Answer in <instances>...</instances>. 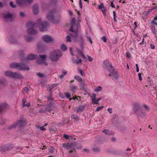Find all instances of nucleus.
Here are the masks:
<instances>
[{
	"label": "nucleus",
	"mask_w": 157,
	"mask_h": 157,
	"mask_svg": "<svg viewBox=\"0 0 157 157\" xmlns=\"http://www.w3.org/2000/svg\"><path fill=\"white\" fill-rule=\"evenodd\" d=\"M48 24L46 21H42L40 19L37 20L36 23L29 22L26 24V26L29 28L27 30L28 33L29 34H35L37 33V31L34 29V27H39V29L41 31H45L48 26Z\"/></svg>",
	"instance_id": "f257e3e1"
},
{
	"label": "nucleus",
	"mask_w": 157,
	"mask_h": 157,
	"mask_svg": "<svg viewBox=\"0 0 157 157\" xmlns=\"http://www.w3.org/2000/svg\"><path fill=\"white\" fill-rule=\"evenodd\" d=\"M72 39L75 42H79L80 47L82 50H83L84 47V41L83 36L81 35H78V31H75L71 34Z\"/></svg>",
	"instance_id": "f03ea898"
},
{
	"label": "nucleus",
	"mask_w": 157,
	"mask_h": 157,
	"mask_svg": "<svg viewBox=\"0 0 157 157\" xmlns=\"http://www.w3.org/2000/svg\"><path fill=\"white\" fill-rule=\"evenodd\" d=\"M10 67L12 68L16 69L18 70H29V68L26 65L23 63H11L10 65Z\"/></svg>",
	"instance_id": "7ed1b4c3"
},
{
	"label": "nucleus",
	"mask_w": 157,
	"mask_h": 157,
	"mask_svg": "<svg viewBox=\"0 0 157 157\" xmlns=\"http://www.w3.org/2000/svg\"><path fill=\"white\" fill-rule=\"evenodd\" d=\"M62 56V53L59 50H54L51 52L49 56L50 59L53 62L57 61Z\"/></svg>",
	"instance_id": "20e7f679"
},
{
	"label": "nucleus",
	"mask_w": 157,
	"mask_h": 157,
	"mask_svg": "<svg viewBox=\"0 0 157 157\" xmlns=\"http://www.w3.org/2000/svg\"><path fill=\"white\" fill-rule=\"evenodd\" d=\"M5 75L11 78L17 79H22L23 77L20 73L13 72L10 71H7L5 72Z\"/></svg>",
	"instance_id": "39448f33"
},
{
	"label": "nucleus",
	"mask_w": 157,
	"mask_h": 157,
	"mask_svg": "<svg viewBox=\"0 0 157 157\" xmlns=\"http://www.w3.org/2000/svg\"><path fill=\"white\" fill-rule=\"evenodd\" d=\"M39 58L37 60V63L40 64H44L46 66L48 65V63L46 62V59L47 56L45 55H40Z\"/></svg>",
	"instance_id": "423d86ee"
},
{
	"label": "nucleus",
	"mask_w": 157,
	"mask_h": 157,
	"mask_svg": "<svg viewBox=\"0 0 157 157\" xmlns=\"http://www.w3.org/2000/svg\"><path fill=\"white\" fill-rule=\"evenodd\" d=\"M56 12V9H54L52 10L49 12L47 16L48 19L53 23H56V22L55 21V17L54 16V14Z\"/></svg>",
	"instance_id": "0eeeda50"
},
{
	"label": "nucleus",
	"mask_w": 157,
	"mask_h": 157,
	"mask_svg": "<svg viewBox=\"0 0 157 157\" xmlns=\"http://www.w3.org/2000/svg\"><path fill=\"white\" fill-rule=\"evenodd\" d=\"M103 67L107 69L108 71L112 69V68H114L112 65L111 62L108 60H106L103 62Z\"/></svg>",
	"instance_id": "6e6552de"
},
{
	"label": "nucleus",
	"mask_w": 157,
	"mask_h": 157,
	"mask_svg": "<svg viewBox=\"0 0 157 157\" xmlns=\"http://www.w3.org/2000/svg\"><path fill=\"white\" fill-rule=\"evenodd\" d=\"M71 22V29H69V31L72 32V33H73L75 31H78L77 30H75V28L76 29H77L78 26V24H75V18L74 17L72 18Z\"/></svg>",
	"instance_id": "1a4fd4ad"
},
{
	"label": "nucleus",
	"mask_w": 157,
	"mask_h": 157,
	"mask_svg": "<svg viewBox=\"0 0 157 157\" xmlns=\"http://www.w3.org/2000/svg\"><path fill=\"white\" fill-rule=\"evenodd\" d=\"M38 57L36 54H30L26 58L23 59L22 61L25 62H27L29 61L33 60L35 59H37Z\"/></svg>",
	"instance_id": "9d476101"
},
{
	"label": "nucleus",
	"mask_w": 157,
	"mask_h": 157,
	"mask_svg": "<svg viewBox=\"0 0 157 157\" xmlns=\"http://www.w3.org/2000/svg\"><path fill=\"white\" fill-rule=\"evenodd\" d=\"M113 69L109 71L110 73L109 75L112 77L113 79H117L118 76V73L115 71L114 68Z\"/></svg>",
	"instance_id": "9b49d317"
},
{
	"label": "nucleus",
	"mask_w": 157,
	"mask_h": 157,
	"mask_svg": "<svg viewBox=\"0 0 157 157\" xmlns=\"http://www.w3.org/2000/svg\"><path fill=\"white\" fill-rule=\"evenodd\" d=\"M25 124V122L24 121L20 120H19L18 122L15 124H14L13 125L11 126L9 128V129H11L15 128L16 126H18L20 128L22 127Z\"/></svg>",
	"instance_id": "f8f14e48"
},
{
	"label": "nucleus",
	"mask_w": 157,
	"mask_h": 157,
	"mask_svg": "<svg viewBox=\"0 0 157 157\" xmlns=\"http://www.w3.org/2000/svg\"><path fill=\"white\" fill-rule=\"evenodd\" d=\"M142 110V107L138 103L134 104V106L133 108V111L134 113L137 114Z\"/></svg>",
	"instance_id": "ddd939ff"
},
{
	"label": "nucleus",
	"mask_w": 157,
	"mask_h": 157,
	"mask_svg": "<svg viewBox=\"0 0 157 157\" xmlns=\"http://www.w3.org/2000/svg\"><path fill=\"white\" fill-rule=\"evenodd\" d=\"M33 0H16V1L18 4L20 6L25 5L27 3H32Z\"/></svg>",
	"instance_id": "4468645a"
},
{
	"label": "nucleus",
	"mask_w": 157,
	"mask_h": 157,
	"mask_svg": "<svg viewBox=\"0 0 157 157\" xmlns=\"http://www.w3.org/2000/svg\"><path fill=\"white\" fill-rule=\"evenodd\" d=\"M63 147L67 150H70V152L72 151V150H74L73 145L72 144L69 143H64L63 144Z\"/></svg>",
	"instance_id": "2eb2a0df"
},
{
	"label": "nucleus",
	"mask_w": 157,
	"mask_h": 157,
	"mask_svg": "<svg viewBox=\"0 0 157 157\" xmlns=\"http://www.w3.org/2000/svg\"><path fill=\"white\" fill-rule=\"evenodd\" d=\"M42 38L47 43L50 42L53 40L52 38L48 35H45L43 36Z\"/></svg>",
	"instance_id": "dca6fc26"
},
{
	"label": "nucleus",
	"mask_w": 157,
	"mask_h": 157,
	"mask_svg": "<svg viewBox=\"0 0 157 157\" xmlns=\"http://www.w3.org/2000/svg\"><path fill=\"white\" fill-rule=\"evenodd\" d=\"M4 18L7 19V21H11L12 20V15L9 13H6L3 15Z\"/></svg>",
	"instance_id": "f3484780"
},
{
	"label": "nucleus",
	"mask_w": 157,
	"mask_h": 157,
	"mask_svg": "<svg viewBox=\"0 0 157 157\" xmlns=\"http://www.w3.org/2000/svg\"><path fill=\"white\" fill-rule=\"evenodd\" d=\"M52 109V106L51 105H48L46 107L44 111L40 110V112L41 113H44L45 111H48L50 113Z\"/></svg>",
	"instance_id": "a211bd4d"
},
{
	"label": "nucleus",
	"mask_w": 157,
	"mask_h": 157,
	"mask_svg": "<svg viewBox=\"0 0 157 157\" xmlns=\"http://www.w3.org/2000/svg\"><path fill=\"white\" fill-rule=\"evenodd\" d=\"M85 107V105H81L79 106L76 110V113H80L83 111Z\"/></svg>",
	"instance_id": "6ab92c4d"
},
{
	"label": "nucleus",
	"mask_w": 157,
	"mask_h": 157,
	"mask_svg": "<svg viewBox=\"0 0 157 157\" xmlns=\"http://www.w3.org/2000/svg\"><path fill=\"white\" fill-rule=\"evenodd\" d=\"M49 152L53 155H56L57 154L56 151H55V149L52 147H51L49 149Z\"/></svg>",
	"instance_id": "aec40b11"
},
{
	"label": "nucleus",
	"mask_w": 157,
	"mask_h": 157,
	"mask_svg": "<svg viewBox=\"0 0 157 157\" xmlns=\"http://www.w3.org/2000/svg\"><path fill=\"white\" fill-rule=\"evenodd\" d=\"M33 11L34 14L38 13V7L37 5H34L33 7Z\"/></svg>",
	"instance_id": "412c9836"
},
{
	"label": "nucleus",
	"mask_w": 157,
	"mask_h": 157,
	"mask_svg": "<svg viewBox=\"0 0 157 157\" xmlns=\"http://www.w3.org/2000/svg\"><path fill=\"white\" fill-rule=\"evenodd\" d=\"M9 41L10 43H16V40L15 38L13 36H10L9 38Z\"/></svg>",
	"instance_id": "4be33fe9"
},
{
	"label": "nucleus",
	"mask_w": 157,
	"mask_h": 157,
	"mask_svg": "<svg viewBox=\"0 0 157 157\" xmlns=\"http://www.w3.org/2000/svg\"><path fill=\"white\" fill-rule=\"evenodd\" d=\"M13 148V146L12 145L10 144H7L5 146V147L4 148L3 150L4 151H6L9 150Z\"/></svg>",
	"instance_id": "5701e85b"
},
{
	"label": "nucleus",
	"mask_w": 157,
	"mask_h": 157,
	"mask_svg": "<svg viewBox=\"0 0 157 157\" xmlns=\"http://www.w3.org/2000/svg\"><path fill=\"white\" fill-rule=\"evenodd\" d=\"M24 38L27 42H31L33 40V37L31 36H24Z\"/></svg>",
	"instance_id": "b1692460"
},
{
	"label": "nucleus",
	"mask_w": 157,
	"mask_h": 157,
	"mask_svg": "<svg viewBox=\"0 0 157 157\" xmlns=\"http://www.w3.org/2000/svg\"><path fill=\"white\" fill-rule=\"evenodd\" d=\"M146 113L145 112H143L142 111V110H141L138 114H136L138 117H144L146 115Z\"/></svg>",
	"instance_id": "393cba45"
},
{
	"label": "nucleus",
	"mask_w": 157,
	"mask_h": 157,
	"mask_svg": "<svg viewBox=\"0 0 157 157\" xmlns=\"http://www.w3.org/2000/svg\"><path fill=\"white\" fill-rule=\"evenodd\" d=\"M103 132L105 133L106 135H112L114 134L113 132L111 131L107 130L106 129H104L103 131Z\"/></svg>",
	"instance_id": "a878e982"
},
{
	"label": "nucleus",
	"mask_w": 157,
	"mask_h": 157,
	"mask_svg": "<svg viewBox=\"0 0 157 157\" xmlns=\"http://www.w3.org/2000/svg\"><path fill=\"white\" fill-rule=\"evenodd\" d=\"M71 91L73 93H75V92L78 89L77 86L73 85L71 86L70 87Z\"/></svg>",
	"instance_id": "bb28decb"
},
{
	"label": "nucleus",
	"mask_w": 157,
	"mask_h": 157,
	"mask_svg": "<svg viewBox=\"0 0 157 157\" xmlns=\"http://www.w3.org/2000/svg\"><path fill=\"white\" fill-rule=\"evenodd\" d=\"M67 74V72L66 70H63L62 71V74L60 75L59 76V78L62 79L66 76Z\"/></svg>",
	"instance_id": "cd10ccee"
},
{
	"label": "nucleus",
	"mask_w": 157,
	"mask_h": 157,
	"mask_svg": "<svg viewBox=\"0 0 157 157\" xmlns=\"http://www.w3.org/2000/svg\"><path fill=\"white\" fill-rule=\"evenodd\" d=\"M76 50L77 52L81 55V56L84 58V59H86V57L85 56V55L83 54L82 52L78 48H76Z\"/></svg>",
	"instance_id": "c85d7f7f"
},
{
	"label": "nucleus",
	"mask_w": 157,
	"mask_h": 157,
	"mask_svg": "<svg viewBox=\"0 0 157 157\" xmlns=\"http://www.w3.org/2000/svg\"><path fill=\"white\" fill-rule=\"evenodd\" d=\"M74 78L78 82H82V78L79 76L75 75L74 77Z\"/></svg>",
	"instance_id": "c756f323"
},
{
	"label": "nucleus",
	"mask_w": 157,
	"mask_h": 157,
	"mask_svg": "<svg viewBox=\"0 0 157 157\" xmlns=\"http://www.w3.org/2000/svg\"><path fill=\"white\" fill-rule=\"evenodd\" d=\"M156 21H157V15L153 18V20H151V23L152 25H156L157 23Z\"/></svg>",
	"instance_id": "7c9ffc66"
},
{
	"label": "nucleus",
	"mask_w": 157,
	"mask_h": 157,
	"mask_svg": "<svg viewBox=\"0 0 157 157\" xmlns=\"http://www.w3.org/2000/svg\"><path fill=\"white\" fill-rule=\"evenodd\" d=\"M60 48L63 51H65L67 49V46L64 44H62Z\"/></svg>",
	"instance_id": "2f4dec72"
},
{
	"label": "nucleus",
	"mask_w": 157,
	"mask_h": 157,
	"mask_svg": "<svg viewBox=\"0 0 157 157\" xmlns=\"http://www.w3.org/2000/svg\"><path fill=\"white\" fill-rule=\"evenodd\" d=\"M91 101L93 104H98L97 100L96 99V98H91Z\"/></svg>",
	"instance_id": "473e14b6"
},
{
	"label": "nucleus",
	"mask_w": 157,
	"mask_h": 157,
	"mask_svg": "<svg viewBox=\"0 0 157 157\" xmlns=\"http://www.w3.org/2000/svg\"><path fill=\"white\" fill-rule=\"evenodd\" d=\"M36 74L38 77H40L42 78L45 76V75L44 74L41 73L40 72L37 73Z\"/></svg>",
	"instance_id": "72a5a7b5"
},
{
	"label": "nucleus",
	"mask_w": 157,
	"mask_h": 157,
	"mask_svg": "<svg viewBox=\"0 0 157 157\" xmlns=\"http://www.w3.org/2000/svg\"><path fill=\"white\" fill-rule=\"evenodd\" d=\"M102 89V87L101 86H99L94 90V91L96 92H99L101 91Z\"/></svg>",
	"instance_id": "f704fd0d"
},
{
	"label": "nucleus",
	"mask_w": 157,
	"mask_h": 157,
	"mask_svg": "<svg viewBox=\"0 0 157 157\" xmlns=\"http://www.w3.org/2000/svg\"><path fill=\"white\" fill-rule=\"evenodd\" d=\"M152 33L155 35H156L155 28V26L152 27L151 29Z\"/></svg>",
	"instance_id": "c9c22d12"
},
{
	"label": "nucleus",
	"mask_w": 157,
	"mask_h": 157,
	"mask_svg": "<svg viewBox=\"0 0 157 157\" xmlns=\"http://www.w3.org/2000/svg\"><path fill=\"white\" fill-rule=\"evenodd\" d=\"M66 98L67 99L71 97V94L69 92L64 93Z\"/></svg>",
	"instance_id": "e433bc0d"
},
{
	"label": "nucleus",
	"mask_w": 157,
	"mask_h": 157,
	"mask_svg": "<svg viewBox=\"0 0 157 157\" xmlns=\"http://www.w3.org/2000/svg\"><path fill=\"white\" fill-rule=\"evenodd\" d=\"M85 36L86 37L87 40L89 41L90 43L91 44H92V43H93V41H92V39L91 38V37L90 36H88L87 35Z\"/></svg>",
	"instance_id": "4c0bfd02"
},
{
	"label": "nucleus",
	"mask_w": 157,
	"mask_h": 157,
	"mask_svg": "<svg viewBox=\"0 0 157 157\" xmlns=\"http://www.w3.org/2000/svg\"><path fill=\"white\" fill-rule=\"evenodd\" d=\"M58 85V84L57 83L53 84L49 87V89H50V90H51L53 88H54V87Z\"/></svg>",
	"instance_id": "58836bf2"
},
{
	"label": "nucleus",
	"mask_w": 157,
	"mask_h": 157,
	"mask_svg": "<svg viewBox=\"0 0 157 157\" xmlns=\"http://www.w3.org/2000/svg\"><path fill=\"white\" fill-rule=\"evenodd\" d=\"M103 108H104L103 106H101L98 107H97V108L96 110V111H99L101 110L102 109H103Z\"/></svg>",
	"instance_id": "ea45409f"
},
{
	"label": "nucleus",
	"mask_w": 157,
	"mask_h": 157,
	"mask_svg": "<svg viewBox=\"0 0 157 157\" xmlns=\"http://www.w3.org/2000/svg\"><path fill=\"white\" fill-rule=\"evenodd\" d=\"M71 117L73 119H76L79 118L78 116L75 114H73L71 116Z\"/></svg>",
	"instance_id": "a19ab883"
},
{
	"label": "nucleus",
	"mask_w": 157,
	"mask_h": 157,
	"mask_svg": "<svg viewBox=\"0 0 157 157\" xmlns=\"http://www.w3.org/2000/svg\"><path fill=\"white\" fill-rule=\"evenodd\" d=\"M113 19L115 21L117 22V16L116 15V13L115 11H113Z\"/></svg>",
	"instance_id": "79ce46f5"
},
{
	"label": "nucleus",
	"mask_w": 157,
	"mask_h": 157,
	"mask_svg": "<svg viewBox=\"0 0 157 157\" xmlns=\"http://www.w3.org/2000/svg\"><path fill=\"white\" fill-rule=\"evenodd\" d=\"M93 150L94 151L96 152L100 151V148L98 147H94L93 148Z\"/></svg>",
	"instance_id": "37998d69"
},
{
	"label": "nucleus",
	"mask_w": 157,
	"mask_h": 157,
	"mask_svg": "<svg viewBox=\"0 0 157 157\" xmlns=\"http://www.w3.org/2000/svg\"><path fill=\"white\" fill-rule=\"evenodd\" d=\"M8 106V105L6 103H4L1 105V108H7Z\"/></svg>",
	"instance_id": "c03bdc74"
},
{
	"label": "nucleus",
	"mask_w": 157,
	"mask_h": 157,
	"mask_svg": "<svg viewBox=\"0 0 157 157\" xmlns=\"http://www.w3.org/2000/svg\"><path fill=\"white\" fill-rule=\"evenodd\" d=\"M67 41V42H71V37L69 36H67L66 37Z\"/></svg>",
	"instance_id": "a18cd8bd"
},
{
	"label": "nucleus",
	"mask_w": 157,
	"mask_h": 157,
	"mask_svg": "<svg viewBox=\"0 0 157 157\" xmlns=\"http://www.w3.org/2000/svg\"><path fill=\"white\" fill-rule=\"evenodd\" d=\"M10 5L11 7L12 8H16V5H14L13 2H10Z\"/></svg>",
	"instance_id": "49530a36"
},
{
	"label": "nucleus",
	"mask_w": 157,
	"mask_h": 157,
	"mask_svg": "<svg viewBox=\"0 0 157 157\" xmlns=\"http://www.w3.org/2000/svg\"><path fill=\"white\" fill-rule=\"evenodd\" d=\"M63 137L67 139H69V136L67 134H64L63 135Z\"/></svg>",
	"instance_id": "de8ad7c7"
},
{
	"label": "nucleus",
	"mask_w": 157,
	"mask_h": 157,
	"mask_svg": "<svg viewBox=\"0 0 157 157\" xmlns=\"http://www.w3.org/2000/svg\"><path fill=\"white\" fill-rule=\"evenodd\" d=\"M87 57L89 61L91 62L93 60V58H92L91 56H90L89 55H87Z\"/></svg>",
	"instance_id": "09e8293b"
},
{
	"label": "nucleus",
	"mask_w": 157,
	"mask_h": 157,
	"mask_svg": "<svg viewBox=\"0 0 157 157\" xmlns=\"http://www.w3.org/2000/svg\"><path fill=\"white\" fill-rule=\"evenodd\" d=\"M101 40L105 43L107 41V39L106 37L105 36H103L101 37Z\"/></svg>",
	"instance_id": "8fccbe9b"
},
{
	"label": "nucleus",
	"mask_w": 157,
	"mask_h": 157,
	"mask_svg": "<svg viewBox=\"0 0 157 157\" xmlns=\"http://www.w3.org/2000/svg\"><path fill=\"white\" fill-rule=\"evenodd\" d=\"M79 72L82 76L84 75V73L83 72V71L82 69H80L79 70Z\"/></svg>",
	"instance_id": "3c124183"
},
{
	"label": "nucleus",
	"mask_w": 157,
	"mask_h": 157,
	"mask_svg": "<svg viewBox=\"0 0 157 157\" xmlns=\"http://www.w3.org/2000/svg\"><path fill=\"white\" fill-rule=\"evenodd\" d=\"M20 16L21 17H25V14L24 12H21L20 13Z\"/></svg>",
	"instance_id": "603ef678"
},
{
	"label": "nucleus",
	"mask_w": 157,
	"mask_h": 157,
	"mask_svg": "<svg viewBox=\"0 0 157 157\" xmlns=\"http://www.w3.org/2000/svg\"><path fill=\"white\" fill-rule=\"evenodd\" d=\"M138 76L139 77V79L140 81H142V80L141 75L140 73H138Z\"/></svg>",
	"instance_id": "864d4df0"
},
{
	"label": "nucleus",
	"mask_w": 157,
	"mask_h": 157,
	"mask_svg": "<svg viewBox=\"0 0 157 157\" xmlns=\"http://www.w3.org/2000/svg\"><path fill=\"white\" fill-rule=\"evenodd\" d=\"M143 106L146 109H150V107H149V106L146 104H144L143 105Z\"/></svg>",
	"instance_id": "5fc2aeb1"
},
{
	"label": "nucleus",
	"mask_w": 157,
	"mask_h": 157,
	"mask_svg": "<svg viewBox=\"0 0 157 157\" xmlns=\"http://www.w3.org/2000/svg\"><path fill=\"white\" fill-rule=\"evenodd\" d=\"M150 48L152 49H154L155 48V46L154 44H150Z\"/></svg>",
	"instance_id": "6e6d98bb"
},
{
	"label": "nucleus",
	"mask_w": 157,
	"mask_h": 157,
	"mask_svg": "<svg viewBox=\"0 0 157 157\" xmlns=\"http://www.w3.org/2000/svg\"><path fill=\"white\" fill-rule=\"evenodd\" d=\"M24 90L26 93H28L29 90L27 87H25L24 88Z\"/></svg>",
	"instance_id": "4d7b16f0"
},
{
	"label": "nucleus",
	"mask_w": 157,
	"mask_h": 157,
	"mask_svg": "<svg viewBox=\"0 0 157 157\" xmlns=\"http://www.w3.org/2000/svg\"><path fill=\"white\" fill-rule=\"evenodd\" d=\"M47 98H48V100H50V101H51L52 100V97L51 96V95L50 94L48 97Z\"/></svg>",
	"instance_id": "13d9d810"
},
{
	"label": "nucleus",
	"mask_w": 157,
	"mask_h": 157,
	"mask_svg": "<svg viewBox=\"0 0 157 157\" xmlns=\"http://www.w3.org/2000/svg\"><path fill=\"white\" fill-rule=\"evenodd\" d=\"M79 5L80 6V7L81 9H82V1L81 0H80L79 1Z\"/></svg>",
	"instance_id": "bf43d9fd"
},
{
	"label": "nucleus",
	"mask_w": 157,
	"mask_h": 157,
	"mask_svg": "<svg viewBox=\"0 0 157 157\" xmlns=\"http://www.w3.org/2000/svg\"><path fill=\"white\" fill-rule=\"evenodd\" d=\"M107 111L110 114L112 113V109L111 108H108L107 109Z\"/></svg>",
	"instance_id": "052dcab7"
},
{
	"label": "nucleus",
	"mask_w": 157,
	"mask_h": 157,
	"mask_svg": "<svg viewBox=\"0 0 157 157\" xmlns=\"http://www.w3.org/2000/svg\"><path fill=\"white\" fill-rule=\"evenodd\" d=\"M70 52L72 56H74V54L73 53V52L72 51V48H71L70 49Z\"/></svg>",
	"instance_id": "680f3d73"
},
{
	"label": "nucleus",
	"mask_w": 157,
	"mask_h": 157,
	"mask_svg": "<svg viewBox=\"0 0 157 157\" xmlns=\"http://www.w3.org/2000/svg\"><path fill=\"white\" fill-rule=\"evenodd\" d=\"M131 56L130 54L129 53L127 52L126 53V57L128 58H130Z\"/></svg>",
	"instance_id": "e2e57ef3"
},
{
	"label": "nucleus",
	"mask_w": 157,
	"mask_h": 157,
	"mask_svg": "<svg viewBox=\"0 0 157 157\" xmlns=\"http://www.w3.org/2000/svg\"><path fill=\"white\" fill-rule=\"evenodd\" d=\"M103 8V6L102 4H101L98 6V8L99 9H101Z\"/></svg>",
	"instance_id": "0e129e2a"
},
{
	"label": "nucleus",
	"mask_w": 157,
	"mask_h": 157,
	"mask_svg": "<svg viewBox=\"0 0 157 157\" xmlns=\"http://www.w3.org/2000/svg\"><path fill=\"white\" fill-rule=\"evenodd\" d=\"M40 129L42 131H44L45 130V128L43 126L40 127Z\"/></svg>",
	"instance_id": "69168bd1"
},
{
	"label": "nucleus",
	"mask_w": 157,
	"mask_h": 157,
	"mask_svg": "<svg viewBox=\"0 0 157 157\" xmlns=\"http://www.w3.org/2000/svg\"><path fill=\"white\" fill-rule=\"evenodd\" d=\"M92 95V96L90 97L91 98H95L96 96V95L94 93H93Z\"/></svg>",
	"instance_id": "338daca9"
},
{
	"label": "nucleus",
	"mask_w": 157,
	"mask_h": 157,
	"mask_svg": "<svg viewBox=\"0 0 157 157\" xmlns=\"http://www.w3.org/2000/svg\"><path fill=\"white\" fill-rule=\"evenodd\" d=\"M110 6L113 8H115V6L114 5L113 3V2H112L111 3Z\"/></svg>",
	"instance_id": "774afa93"
}]
</instances>
